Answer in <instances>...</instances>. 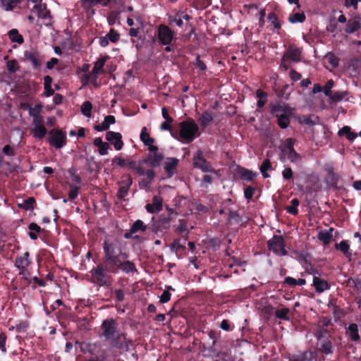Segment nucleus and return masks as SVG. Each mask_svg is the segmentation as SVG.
I'll return each mask as SVG.
<instances>
[{
    "label": "nucleus",
    "mask_w": 361,
    "mask_h": 361,
    "mask_svg": "<svg viewBox=\"0 0 361 361\" xmlns=\"http://www.w3.org/2000/svg\"><path fill=\"white\" fill-rule=\"evenodd\" d=\"M104 257L102 262L92 269V282L99 286H108L110 282L109 274H116L120 271L126 274L137 272L135 264L129 260H126L127 255L121 250H117L115 245L105 240L103 244Z\"/></svg>",
    "instance_id": "obj_1"
},
{
    "label": "nucleus",
    "mask_w": 361,
    "mask_h": 361,
    "mask_svg": "<svg viewBox=\"0 0 361 361\" xmlns=\"http://www.w3.org/2000/svg\"><path fill=\"white\" fill-rule=\"evenodd\" d=\"M100 338L110 342L112 347L116 349L123 348V341L126 339V333L121 332L118 324L114 318L104 319L100 326Z\"/></svg>",
    "instance_id": "obj_2"
},
{
    "label": "nucleus",
    "mask_w": 361,
    "mask_h": 361,
    "mask_svg": "<svg viewBox=\"0 0 361 361\" xmlns=\"http://www.w3.org/2000/svg\"><path fill=\"white\" fill-rule=\"evenodd\" d=\"M178 126V140L183 144L191 143L201 134L197 124L191 118L179 123Z\"/></svg>",
    "instance_id": "obj_3"
},
{
    "label": "nucleus",
    "mask_w": 361,
    "mask_h": 361,
    "mask_svg": "<svg viewBox=\"0 0 361 361\" xmlns=\"http://www.w3.org/2000/svg\"><path fill=\"white\" fill-rule=\"evenodd\" d=\"M267 247L278 256H286L288 252L285 248V241L282 235H274L267 241Z\"/></svg>",
    "instance_id": "obj_4"
},
{
    "label": "nucleus",
    "mask_w": 361,
    "mask_h": 361,
    "mask_svg": "<svg viewBox=\"0 0 361 361\" xmlns=\"http://www.w3.org/2000/svg\"><path fill=\"white\" fill-rule=\"evenodd\" d=\"M192 165L194 168L198 169L204 173L215 171L212 164L204 158V152L200 149L193 156Z\"/></svg>",
    "instance_id": "obj_5"
},
{
    "label": "nucleus",
    "mask_w": 361,
    "mask_h": 361,
    "mask_svg": "<svg viewBox=\"0 0 361 361\" xmlns=\"http://www.w3.org/2000/svg\"><path fill=\"white\" fill-rule=\"evenodd\" d=\"M157 36L159 44L162 45H170L175 40L173 30L165 24L159 25Z\"/></svg>",
    "instance_id": "obj_6"
},
{
    "label": "nucleus",
    "mask_w": 361,
    "mask_h": 361,
    "mask_svg": "<svg viewBox=\"0 0 361 361\" xmlns=\"http://www.w3.org/2000/svg\"><path fill=\"white\" fill-rule=\"evenodd\" d=\"M49 142L55 148L61 149L66 144V134L61 130L52 129L49 132Z\"/></svg>",
    "instance_id": "obj_7"
},
{
    "label": "nucleus",
    "mask_w": 361,
    "mask_h": 361,
    "mask_svg": "<svg viewBox=\"0 0 361 361\" xmlns=\"http://www.w3.org/2000/svg\"><path fill=\"white\" fill-rule=\"evenodd\" d=\"M288 360V361H319L317 351L311 350L290 354Z\"/></svg>",
    "instance_id": "obj_8"
},
{
    "label": "nucleus",
    "mask_w": 361,
    "mask_h": 361,
    "mask_svg": "<svg viewBox=\"0 0 361 361\" xmlns=\"http://www.w3.org/2000/svg\"><path fill=\"white\" fill-rule=\"evenodd\" d=\"M322 335L318 336L317 349L314 351L321 353L326 355L333 354L334 352V346L333 345L330 338H322Z\"/></svg>",
    "instance_id": "obj_9"
},
{
    "label": "nucleus",
    "mask_w": 361,
    "mask_h": 361,
    "mask_svg": "<svg viewBox=\"0 0 361 361\" xmlns=\"http://www.w3.org/2000/svg\"><path fill=\"white\" fill-rule=\"evenodd\" d=\"M151 152L142 159V162L152 168L159 167L164 159L163 153L159 152V150Z\"/></svg>",
    "instance_id": "obj_10"
},
{
    "label": "nucleus",
    "mask_w": 361,
    "mask_h": 361,
    "mask_svg": "<svg viewBox=\"0 0 361 361\" xmlns=\"http://www.w3.org/2000/svg\"><path fill=\"white\" fill-rule=\"evenodd\" d=\"M124 177L126 179L118 182L119 188L117 192V197L121 200H125V197L128 195L129 189L133 184V179L129 174L125 176Z\"/></svg>",
    "instance_id": "obj_11"
},
{
    "label": "nucleus",
    "mask_w": 361,
    "mask_h": 361,
    "mask_svg": "<svg viewBox=\"0 0 361 361\" xmlns=\"http://www.w3.org/2000/svg\"><path fill=\"white\" fill-rule=\"evenodd\" d=\"M283 55L294 63L301 61L302 49L294 44L288 46Z\"/></svg>",
    "instance_id": "obj_12"
},
{
    "label": "nucleus",
    "mask_w": 361,
    "mask_h": 361,
    "mask_svg": "<svg viewBox=\"0 0 361 361\" xmlns=\"http://www.w3.org/2000/svg\"><path fill=\"white\" fill-rule=\"evenodd\" d=\"M270 112L271 114L278 117L280 114H293V109L290 107L288 104L283 103L281 104L280 102H276L275 104H270Z\"/></svg>",
    "instance_id": "obj_13"
},
{
    "label": "nucleus",
    "mask_w": 361,
    "mask_h": 361,
    "mask_svg": "<svg viewBox=\"0 0 361 361\" xmlns=\"http://www.w3.org/2000/svg\"><path fill=\"white\" fill-rule=\"evenodd\" d=\"M105 138L114 145L116 150H121L123 148L124 144L122 140V135L120 133L108 131Z\"/></svg>",
    "instance_id": "obj_14"
},
{
    "label": "nucleus",
    "mask_w": 361,
    "mask_h": 361,
    "mask_svg": "<svg viewBox=\"0 0 361 361\" xmlns=\"http://www.w3.org/2000/svg\"><path fill=\"white\" fill-rule=\"evenodd\" d=\"M29 252H25L22 255H18L15 259V266L20 270L19 274H24L25 269L30 266L31 261L29 259Z\"/></svg>",
    "instance_id": "obj_15"
},
{
    "label": "nucleus",
    "mask_w": 361,
    "mask_h": 361,
    "mask_svg": "<svg viewBox=\"0 0 361 361\" xmlns=\"http://www.w3.org/2000/svg\"><path fill=\"white\" fill-rule=\"evenodd\" d=\"M163 208V199L159 195H155L152 198V203H148L145 205V209L148 213H159Z\"/></svg>",
    "instance_id": "obj_16"
},
{
    "label": "nucleus",
    "mask_w": 361,
    "mask_h": 361,
    "mask_svg": "<svg viewBox=\"0 0 361 361\" xmlns=\"http://www.w3.org/2000/svg\"><path fill=\"white\" fill-rule=\"evenodd\" d=\"M140 137L144 145L148 147L147 149L149 152L158 151V147L152 145L155 140L150 137L146 127L142 128Z\"/></svg>",
    "instance_id": "obj_17"
},
{
    "label": "nucleus",
    "mask_w": 361,
    "mask_h": 361,
    "mask_svg": "<svg viewBox=\"0 0 361 361\" xmlns=\"http://www.w3.org/2000/svg\"><path fill=\"white\" fill-rule=\"evenodd\" d=\"M267 20L270 23V30L274 32L280 34V30H281L283 22L279 19L276 13L275 12H271L268 13Z\"/></svg>",
    "instance_id": "obj_18"
},
{
    "label": "nucleus",
    "mask_w": 361,
    "mask_h": 361,
    "mask_svg": "<svg viewBox=\"0 0 361 361\" xmlns=\"http://www.w3.org/2000/svg\"><path fill=\"white\" fill-rule=\"evenodd\" d=\"M24 57L30 61L34 68H39L42 66V59L39 53L36 50L26 51Z\"/></svg>",
    "instance_id": "obj_19"
},
{
    "label": "nucleus",
    "mask_w": 361,
    "mask_h": 361,
    "mask_svg": "<svg viewBox=\"0 0 361 361\" xmlns=\"http://www.w3.org/2000/svg\"><path fill=\"white\" fill-rule=\"evenodd\" d=\"M178 164V159L175 157H167L164 163V169L168 178H171Z\"/></svg>",
    "instance_id": "obj_20"
},
{
    "label": "nucleus",
    "mask_w": 361,
    "mask_h": 361,
    "mask_svg": "<svg viewBox=\"0 0 361 361\" xmlns=\"http://www.w3.org/2000/svg\"><path fill=\"white\" fill-rule=\"evenodd\" d=\"M172 216H168L164 214H161L157 221L154 224V231L157 232L159 231L166 230L170 227Z\"/></svg>",
    "instance_id": "obj_21"
},
{
    "label": "nucleus",
    "mask_w": 361,
    "mask_h": 361,
    "mask_svg": "<svg viewBox=\"0 0 361 361\" xmlns=\"http://www.w3.org/2000/svg\"><path fill=\"white\" fill-rule=\"evenodd\" d=\"M313 286L317 293H322L326 290H329L331 287L330 284L326 280L321 279L318 276L314 275L313 278Z\"/></svg>",
    "instance_id": "obj_22"
},
{
    "label": "nucleus",
    "mask_w": 361,
    "mask_h": 361,
    "mask_svg": "<svg viewBox=\"0 0 361 361\" xmlns=\"http://www.w3.org/2000/svg\"><path fill=\"white\" fill-rule=\"evenodd\" d=\"M109 59V56H105L103 57L99 58L95 63L94 68L92 71V73L94 74V81L96 82L98 78V75L100 73H104V66L106 61Z\"/></svg>",
    "instance_id": "obj_23"
},
{
    "label": "nucleus",
    "mask_w": 361,
    "mask_h": 361,
    "mask_svg": "<svg viewBox=\"0 0 361 361\" xmlns=\"http://www.w3.org/2000/svg\"><path fill=\"white\" fill-rule=\"evenodd\" d=\"M117 164L121 167L128 166L130 169L133 171L137 166V162L134 160L125 159L121 157H116L112 159V164Z\"/></svg>",
    "instance_id": "obj_24"
},
{
    "label": "nucleus",
    "mask_w": 361,
    "mask_h": 361,
    "mask_svg": "<svg viewBox=\"0 0 361 361\" xmlns=\"http://www.w3.org/2000/svg\"><path fill=\"white\" fill-rule=\"evenodd\" d=\"M214 113L210 110L204 111L198 118V122L202 128H206L214 121Z\"/></svg>",
    "instance_id": "obj_25"
},
{
    "label": "nucleus",
    "mask_w": 361,
    "mask_h": 361,
    "mask_svg": "<svg viewBox=\"0 0 361 361\" xmlns=\"http://www.w3.org/2000/svg\"><path fill=\"white\" fill-rule=\"evenodd\" d=\"M116 123V118L114 116L109 115L104 118V121L101 124L95 125L94 128L97 131H104L109 129L111 124Z\"/></svg>",
    "instance_id": "obj_26"
},
{
    "label": "nucleus",
    "mask_w": 361,
    "mask_h": 361,
    "mask_svg": "<svg viewBox=\"0 0 361 361\" xmlns=\"http://www.w3.org/2000/svg\"><path fill=\"white\" fill-rule=\"evenodd\" d=\"M346 334L350 339L353 342H358L360 340V337L358 333V326L355 323L349 324L346 331Z\"/></svg>",
    "instance_id": "obj_27"
},
{
    "label": "nucleus",
    "mask_w": 361,
    "mask_h": 361,
    "mask_svg": "<svg viewBox=\"0 0 361 361\" xmlns=\"http://www.w3.org/2000/svg\"><path fill=\"white\" fill-rule=\"evenodd\" d=\"M183 14V11H178L173 14H167L169 24L172 25L176 24L179 27H182L183 25V20L181 19V15Z\"/></svg>",
    "instance_id": "obj_28"
},
{
    "label": "nucleus",
    "mask_w": 361,
    "mask_h": 361,
    "mask_svg": "<svg viewBox=\"0 0 361 361\" xmlns=\"http://www.w3.org/2000/svg\"><path fill=\"white\" fill-rule=\"evenodd\" d=\"M240 178L243 180L252 181L256 176V173L243 167H238L237 170Z\"/></svg>",
    "instance_id": "obj_29"
},
{
    "label": "nucleus",
    "mask_w": 361,
    "mask_h": 361,
    "mask_svg": "<svg viewBox=\"0 0 361 361\" xmlns=\"http://www.w3.org/2000/svg\"><path fill=\"white\" fill-rule=\"evenodd\" d=\"M81 1L88 8H92L94 6L98 4L103 6H108L111 4H117L116 0H81Z\"/></svg>",
    "instance_id": "obj_30"
},
{
    "label": "nucleus",
    "mask_w": 361,
    "mask_h": 361,
    "mask_svg": "<svg viewBox=\"0 0 361 361\" xmlns=\"http://www.w3.org/2000/svg\"><path fill=\"white\" fill-rule=\"evenodd\" d=\"M338 135L339 136H345L349 141L353 142L357 137L355 132L351 130V128L348 126H343L338 130Z\"/></svg>",
    "instance_id": "obj_31"
},
{
    "label": "nucleus",
    "mask_w": 361,
    "mask_h": 361,
    "mask_svg": "<svg viewBox=\"0 0 361 361\" xmlns=\"http://www.w3.org/2000/svg\"><path fill=\"white\" fill-rule=\"evenodd\" d=\"M97 344L96 343H82L81 344V351L84 353H88L92 355H99L100 353L97 352L96 349Z\"/></svg>",
    "instance_id": "obj_32"
},
{
    "label": "nucleus",
    "mask_w": 361,
    "mask_h": 361,
    "mask_svg": "<svg viewBox=\"0 0 361 361\" xmlns=\"http://www.w3.org/2000/svg\"><path fill=\"white\" fill-rule=\"evenodd\" d=\"M335 248L342 252L346 257H351L352 253L350 252V245L347 240H341L339 243H336Z\"/></svg>",
    "instance_id": "obj_33"
},
{
    "label": "nucleus",
    "mask_w": 361,
    "mask_h": 361,
    "mask_svg": "<svg viewBox=\"0 0 361 361\" xmlns=\"http://www.w3.org/2000/svg\"><path fill=\"white\" fill-rule=\"evenodd\" d=\"M31 132L34 137L42 140L47 135V130L44 126H36L33 127Z\"/></svg>",
    "instance_id": "obj_34"
},
{
    "label": "nucleus",
    "mask_w": 361,
    "mask_h": 361,
    "mask_svg": "<svg viewBox=\"0 0 361 361\" xmlns=\"http://www.w3.org/2000/svg\"><path fill=\"white\" fill-rule=\"evenodd\" d=\"M292 114H280L277 118V123L282 129L286 128L290 123V118Z\"/></svg>",
    "instance_id": "obj_35"
},
{
    "label": "nucleus",
    "mask_w": 361,
    "mask_h": 361,
    "mask_svg": "<svg viewBox=\"0 0 361 361\" xmlns=\"http://www.w3.org/2000/svg\"><path fill=\"white\" fill-rule=\"evenodd\" d=\"M259 170H260V172H261L263 178H267L270 176L269 174L267 173V171L273 170V168H272L271 163L269 159H265L262 161V163L259 167Z\"/></svg>",
    "instance_id": "obj_36"
},
{
    "label": "nucleus",
    "mask_w": 361,
    "mask_h": 361,
    "mask_svg": "<svg viewBox=\"0 0 361 361\" xmlns=\"http://www.w3.org/2000/svg\"><path fill=\"white\" fill-rule=\"evenodd\" d=\"M361 28V23L357 20H349L346 25L345 31L348 33H353Z\"/></svg>",
    "instance_id": "obj_37"
},
{
    "label": "nucleus",
    "mask_w": 361,
    "mask_h": 361,
    "mask_svg": "<svg viewBox=\"0 0 361 361\" xmlns=\"http://www.w3.org/2000/svg\"><path fill=\"white\" fill-rule=\"evenodd\" d=\"M256 97L259 99L257 102V106L258 108H262L263 106H264L267 102V93L262 90L261 89H258L256 91Z\"/></svg>",
    "instance_id": "obj_38"
},
{
    "label": "nucleus",
    "mask_w": 361,
    "mask_h": 361,
    "mask_svg": "<svg viewBox=\"0 0 361 361\" xmlns=\"http://www.w3.org/2000/svg\"><path fill=\"white\" fill-rule=\"evenodd\" d=\"M22 0H0V6L6 11L13 10Z\"/></svg>",
    "instance_id": "obj_39"
},
{
    "label": "nucleus",
    "mask_w": 361,
    "mask_h": 361,
    "mask_svg": "<svg viewBox=\"0 0 361 361\" xmlns=\"http://www.w3.org/2000/svg\"><path fill=\"white\" fill-rule=\"evenodd\" d=\"M8 37L11 42H16L19 44H21L24 42V39L23 36L18 32L16 29H11L8 33Z\"/></svg>",
    "instance_id": "obj_40"
},
{
    "label": "nucleus",
    "mask_w": 361,
    "mask_h": 361,
    "mask_svg": "<svg viewBox=\"0 0 361 361\" xmlns=\"http://www.w3.org/2000/svg\"><path fill=\"white\" fill-rule=\"evenodd\" d=\"M208 336L209 337L210 339L212 340V344H211L210 347L209 348V350L211 351L212 353H214L215 352V345H216L217 339L220 336V332H217L214 330H210L208 331Z\"/></svg>",
    "instance_id": "obj_41"
},
{
    "label": "nucleus",
    "mask_w": 361,
    "mask_h": 361,
    "mask_svg": "<svg viewBox=\"0 0 361 361\" xmlns=\"http://www.w3.org/2000/svg\"><path fill=\"white\" fill-rule=\"evenodd\" d=\"M306 19L304 13H295L289 15L288 20L290 23H303Z\"/></svg>",
    "instance_id": "obj_42"
},
{
    "label": "nucleus",
    "mask_w": 361,
    "mask_h": 361,
    "mask_svg": "<svg viewBox=\"0 0 361 361\" xmlns=\"http://www.w3.org/2000/svg\"><path fill=\"white\" fill-rule=\"evenodd\" d=\"M291 205L286 207V210L288 213L294 216L298 215V207L300 204V201L298 198H294L290 201Z\"/></svg>",
    "instance_id": "obj_43"
},
{
    "label": "nucleus",
    "mask_w": 361,
    "mask_h": 361,
    "mask_svg": "<svg viewBox=\"0 0 361 361\" xmlns=\"http://www.w3.org/2000/svg\"><path fill=\"white\" fill-rule=\"evenodd\" d=\"M333 231V228H331L329 231H322L318 234V239L319 240H322L324 244L326 245L328 244L331 239L332 238V233L331 231Z\"/></svg>",
    "instance_id": "obj_44"
},
{
    "label": "nucleus",
    "mask_w": 361,
    "mask_h": 361,
    "mask_svg": "<svg viewBox=\"0 0 361 361\" xmlns=\"http://www.w3.org/2000/svg\"><path fill=\"white\" fill-rule=\"evenodd\" d=\"M147 226L145 225L143 221L140 219H138L135 221V223L132 225L130 231V233H135L139 231H145Z\"/></svg>",
    "instance_id": "obj_45"
},
{
    "label": "nucleus",
    "mask_w": 361,
    "mask_h": 361,
    "mask_svg": "<svg viewBox=\"0 0 361 361\" xmlns=\"http://www.w3.org/2000/svg\"><path fill=\"white\" fill-rule=\"evenodd\" d=\"M289 309L288 307H283L282 309H278L275 311V316L283 320L289 321L290 317L288 316L289 314Z\"/></svg>",
    "instance_id": "obj_46"
},
{
    "label": "nucleus",
    "mask_w": 361,
    "mask_h": 361,
    "mask_svg": "<svg viewBox=\"0 0 361 361\" xmlns=\"http://www.w3.org/2000/svg\"><path fill=\"white\" fill-rule=\"evenodd\" d=\"M92 104L90 101H85L81 106V112L86 117L92 116Z\"/></svg>",
    "instance_id": "obj_47"
},
{
    "label": "nucleus",
    "mask_w": 361,
    "mask_h": 361,
    "mask_svg": "<svg viewBox=\"0 0 361 361\" xmlns=\"http://www.w3.org/2000/svg\"><path fill=\"white\" fill-rule=\"evenodd\" d=\"M347 95H348L347 91H342V92L336 91V92H332L331 96H329V97H330V99L333 102H338L341 101L343 99H344V97Z\"/></svg>",
    "instance_id": "obj_48"
},
{
    "label": "nucleus",
    "mask_w": 361,
    "mask_h": 361,
    "mask_svg": "<svg viewBox=\"0 0 361 361\" xmlns=\"http://www.w3.org/2000/svg\"><path fill=\"white\" fill-rule=\"evenodd\" d=\"M22 107H23L25 109H28L29 114L32 116L35 115L37 112V115L40 114L42 106L36 105L35 107H32L30 104L25 103L22 104Z\"/></svg>",
    "instance_id": "obj_49"
},
{
    "label": "nucleus",
    "mask_w": 361,
    "mask_h": 361,
    "mask_svg": "<svg viewBox=\"0 0 361 361\" xmlns=\"http://www.w3.org/2000/svg\"><path fill=\"white\" fill-rule=\"evenodd\" d=\"M105 36L112 43H116L120 39V34L114 28H111L109 33Z\"/></svg>",
    "instance_id": "obj_50"
},
{
    "label": "nucleus",
    "mask_w": 361,
    "mask_h": 361,
    "mask_svg": "<svg viewBox=\"0 0 361 361\" xmlns=\"http://www.w3.org/2000/svg\"><path fill=\"white\" fill-rule=\"evenodd\" d=\"M38 17L47 21L44 23V25L47 27H51L53 25L52 17L51 16V12L49 10L46 11L44 13H43L42 14H39V16H38Z\"/></svg>",
    "instance_id": "obj_51"
},
{
    "label": "nucleus",
    "mask_w": 361,
    "mask_h": 361,
    "mask_svg": "<svg viewBox=\"0 0 361 361\" xmlns=\"http://www.w3.org/2000/svg\"><path fill=\"white\" fill-rule=\"evenodd\" d=\"M29 327V322L27 321H21L15 326L16 331L18 333H24L27 331ZM14 327H12V329Z\"/></svg>",
    "instance_id": "obj_52"
},
{
    "label": "nucleus",
    "mask_w": 361,
    "mask_h": 361,
    "mask_svg": "<svg viewBox=\"0 0 361 361\" xmlns=\"http://www.w3.org/2000/svg\"><path fill=\"white\" fill-rule=\"evenodd\" d=\"M287 155V158L291 161V162H295L298 161H300L301 159V156L300 154H298L295 149H292L290 151L286 152Z\"/></svg>",
    "instance_id": "obj_53"
},
{
    "label": "nucleus",
    "mask_w": 361,
    "mask_h": 361,
    "mask_svg": "<svg viewBox=\"0 0 361 361\" xmlns=\"http://www.w3.org/2000/svg\"><path fill=\"white\" fill-rule=\"evenodd\" d=\"M228 221L235 224H239L242 221V217L238 212L230 211L228 214Z\"/></svg>",
    "instance_id": "obj_54"
},
{
    "label": "nucleus",
    "mask_w": 361,
    "mask_h": 361,
    "mask_svg": "<svg viewBox=\"0 0 361 361\" xmlns=\"http://www.w3.org/2000/svg\"><path fill=\"white\" fill-rule=\"evenodd\" d=\"M334 81L332 79L329 80L326 82V83L325 84V85L323 87L324 93L326 96H327V97L331 96V94L333 92L331 91V89L334 87Z\"/></svg>",
    "instance_id": "obj_55"
},
{
    "label": "nucleus",
    "mask_w": 361,
    "mask_h": 361,
    "mask_svg": "<svg viewBox=\"0 0 361 361\" xmlns=\"http://www.w3.org/2000/svg\"><path fill=\"white\" fill-rule=\"evenodd\" d=\"M119 18V13L112 11L109 13L107 21L109 25H113L116 23V20Z\"/></svg>",
    "instance_id": "obj_56"
},
{
    "label": "nucleus",
    "mask_w": 361,
    "mask_h": 361,
    "mask_svg": "<svg viewBox=\"0 0 361 361\" xmlns=\"http://www.w3.org/2000/svg\"><path fill=\"white\" fill-rule=\"evenodd\" d=\"M70 189L71 190H70L69 193H68V197H69V200H73L78 195L80 187L74 185L73 184H71L70 185Z\"/></svg>",
    "instance_id": "obj_57"
},
{
    "label": "nucleus",
    "mask_w": 361,
    "mask_h": 361,
    "mask_svg": "<svg viewBox=\"0 0 361 361\" xmlns=\"http://www.w3.org/2000/svg\"><path fill=\"white\" fill-rule=\"evenodd\" d=\"M326 59L328 62L332 66V67L336 68L339 64V59L335 56L334 54L329 53L326 55Z\"/></svg>",
    "instance_id": "obj_58"
},
{
    "label": "nucleus",
    "mask_w": 361,
    "mask_h": 361,
    "mask_svg": "<svg viewBox=\"0 0 361 361\" xmlns=\"http://www.w3.org/2000/svg\"><path fill=\"white\" fill-rule=\"evenodd\" d=\"M220 328L226 331H231L234 329V325L228 319H224L220 324Z\"/></svg>",
    "instance_id": "obj_59"
},
{
    "label": "nucleus",
    "mask_w": 361,
    "mask_h": 361,
    "mask_svg": "<svg viewBox=\"0 0 361 361\" xmlns=\"http://www.w3.org/2000/svg\"><path fill=\"white\" fill-rule=\"evenodd\" d=\"M6 340H7L6 334L4 332H1L0 333V350L4 353H6V350H7L6 346Z\"/></svg>",
    "instance_id": "obj_60"
},
{
    "label": "nucleus",
    "mask_w": 361,
    "mask_h": 361,
    "mask_svg": "<svg viewBox=\"0 0 361 361\" xmlns=\"http://www.w3.org/2000/svg\"><path fill=\"white\" fill-rule=\"evenodd\" d=\"M255 192V188L252 186H247L244 190V196L248 201L252 200Z\"/></svg>",
    "instance_id": "obj_61"
},
{
    "label": "nucleus",
    "mask_w": 361,
    "mask_h": 361,
    "mask_svg": "<svg viewBox=\"0 0 361 361\" xmlns=\"http://www.w3.org/2000/svg\"><path fill=\"white\" fill-rule=\"evenodd\" d=\"M294 144H295V140L293 138H288L286 140L284 143V149H283V152H286L288 151H290L292 149H294Z\"/></svg>",
    "instance_id": "obj_62"
},
{
    "label": "nucleus",
    "mask_w": 361,
    "mask_h": 361,
    "mask_svg": "<svg viewBox=\"0 0 361 361\" xmlns=\"http://www.w3.org/2000/svg\"><path fill=\"white\" fill-rule=\"evenodd\" d=\"M282 176L286 180H293V171H292L291 168L286 167L282 171Z\"/></svg>",
    "instance_id": "obj_63"
},
{
    "label": "nucleus",
    "mask_w": 361,
    "mask_h": 361,
    "mask_svg": "<svg viewBox=\"0 0 361 361\" xmlns=\"http://www.w3.org/2000/svg\"><path fill=\"white\" fill-rule=\"evenodd\" d=\"M291 61H292L289 60L288 58H286L283 54L281 60L280 67L281 68H283L284 71H288L291 66V63H290Z\"/></svg>",
    "instance_id": "obj_64"
}]
</instances>
